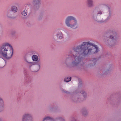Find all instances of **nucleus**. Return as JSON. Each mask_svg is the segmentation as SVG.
<instances>
[{
  "label": "nucleus",
  "instance_id": "obj_2",
  "mask_svg": "<svg viewBox=\"0 0 121 121\" xmlns=\"http://www.w3.org/2000/svg\"><path fill=\"white\" fill-rule=\"evenodd\" d=\"M13 49L11 46L8 43L3 45L0 48V53L4 57L9 59L12 56Z\"/></svg>",
  "mask_w": 121,
  "mask_h": 121
},
{
  "label": "nucleus",
  "instance_id": "obj_19",
  "mask_svg": "<svg viewBox=\"0 0 121 121\" xmlns=\"http://www.w3.org/2000/svg\"><path fill=\"white\" fill-rule=\"evenodd\" d=\"M99 14H101L102 13L101 12H100V13H99Z\"/></svg>",
  "mask_w": 121,
  "mask_h": 121
},
{
  "label": "nucleus",
  "instance_id": "obj_18",
  "mask_svg": "<svg viewBox=\"0 0 121 121\" xmlns=\"http://www.w3.org/2000/svg\"><path fill=\"white\" fill-rule=\"evenodd\" d=\"M110 38L111 39H112L113 38V37L112 36H110Z\"/></svg>",
  "mask_w": 121,
  "mask_h": 121
},
{
  "label": "nucleus",
  "instance_id": "obj_12",
  "mask_svg": "<svg viewBox=\"0 0 121 121\" xmlns=\"http://www.w3.org/2000/svg\"><path fill=\"white\" fill-rule=\"evenodd\" d=\"M87 4L89 6H91L92 5V2L91 0H88Z\"/></svg>",
  "mask_w": 121,
  "mask_h": 121
},
{
  "label": "nucleus",
  "instance_id": "obj_4",
  "mask_svg": "<svg viewBox=\"0 0 121 121\" xmlns=\"http://www.w3.org/2000/svg\"><path fill=\"white\" fill-rule=\"evenodd\" d=\"M73 56L75 60L71 64V65L73 66L78 65L82 60L81 58L79 56H78L77 55Z\"/></svg>",
  "mask_w": 121,
  "mask_h": 121
},
{
  "label": "nucleus",
  "instance_id": "obj_5",
  "mask_svg": "<svg viewBox=\"0 0 121 121\" xmlns=\"http://www.w3.org/2000/svg\"><path fill=\"white\" fill-rule=\"evenodd\" d=\"M31 117V116L28 114H26L22 117V121H32L29 119Z\"/></svg>",
  "mask_w": 121,
  "mask_h": 121
},
{
  "label": "nucleus",
  "instance_id": "obj_9",
  "mask_svg": "<svg viewBox=\"0 0 121 121\" xmlns=\"http://www.w3.org/2000/svg\"><path fill=\"white\" fill-rule=\"evenodd\" d=\"M71 77H68L65 78L64 81L66 82H68L71 81Z\"/></svg>",
  "mask_w": 121,
  "mask_h": 121
},
{
  "label": "nucleus",
  "instance_id": "obj_11",
  "mask_svg": "<svg viewBox=\"0 0 121 121\" xmlns=\"http://www.w3.org/2000/svg\"><path fill=\"white\" fill-rule=\"evenodd\" d=\"M40 2V0H33L32 3L34 5L38 4Z\"/></svg>",
  "mask_w": 121,
  "mask_h": 121
},
{
  "label": "nucleus",
  "instance_id": "obj_16",
  "mask_svg": "<svg viewBox=\"0 0 121 121\" xmlns=\"http://www.w3.org/2000/svg\"><path fill=\"white\" fill-rule=\"evenodd\" d=\"M97 60L95 59H93V60H92V61L93 63H94V64H95V62L97 61Z\"/></svg>",
  "mask_w": 121,
  "mask_h": 121
},
{
  "label": "nucleus",
  "instance_id": "obj_15",
  "mask_svg": "<svg viewBox=\"0 0 121 121\" xmlns=\"http://www.w3.org/2000/svg\"><path fill=\"white\" fill-rule=\"evenodd\" d=\"M31 71L33 72H36L39 70V69H32Z\"/></svg>",
  "mask_w": 121,
  "mask_h": 121
},
{
  "label": "nucleus",
  "instance_id": "obj_1",
  "mask_svg": "<svg viewBox=\"0 0 121 121\" xmlns=\"http://www.w3.org/2000/svg\"><path fill=\"white\" fill-rule=\"evenodd\" d=\"M74 50L75 53L77 54L79 52H81L84 55H86L96 53L98 51V48L97 45L90 42H84L80 46L74 48Z\"/></svg>",
  "mask_w": 121,
  "mask_h": 121
},
{
  "label": "nucleus",
  "instance_id": "obj_17",
  "mask_svg": "<svg viewBox=\"0 0 121 121\" xmlns=\"http://www.w3.org/2000/svg\"><path fill=\"white\" fill-rule=\"evenodd\" d=\"M81 93L83 94H84L85 95L86 94V93H84V91H82V92H81Z\"/></svg>",
  "mask_w": 121,
  "mask_h": 121
},
{
  "label": "nucleus",
  "instance_id": "obj_10",
  "mask_svg": "<svg viewBox=\"0 0 121 121\" xmlns=\"http://www.w3.org/2000/svg\"><path fill=\"white\" fill-rule=\"evenodd\" d=\"M32 58L33 61H36L38 60V57L37 56L34 55L32 56Z\"/></svg>",
  "mask_w": 121,
  "mask_h": 121
},
{
  "label": "nucleus",
  "instance_id": "obj_6",
  "mask_svg": "<svg viewBox=\"0 0 121 121\" xmlns=\"http://www.w3.org/2000/svg\"><path fill=\"white\" fill-rule=\"evenodd\" d=\"M4 107V103L3 99L0 97V109H3Z\"/></svg>",
  "mask_w": 121,
  "mask_h": 121
},
{
  "label": "nucleus",
  "instance_id": "obj_14",
  "mask_svg": "<svg viewBox=\"0 0 121 121\" xmlns=\"http://www.w3.org/2000/svg\"><path fill=\"white\" fill-rule=\"evenodd\" d=\"M57 37L59 39H62V35L61 33H59L57 35Z\"/></svg>",
  "mask_w": 121,
  "mask_h": 121
},
{
  "label": "nucleus",
  "instance_id": "obj_3",
  "mask_svg": "<svg viewBox=\"0 0 121 121\" xmlns=\"http://www.w3.org/2000/svg\"><path fill=\"white\" fill-rule=\"evenodd\" d=\"M66 24L67 26L71 28L75 29L77 28L76 21L73 17H67L65 21Z\"/></svg>",
  "mask_w": 121,
  "mask_h": 121
},
{
  "label": "nucleus",
  "instance_id": "obj_21",
  "mask_svg": "<svg viewBox=\"0 0 121 121\" xmlns=\"http://www.w3.org/2000/svg\"><path fill=\"white\" fill-rule=\"evenodd\" d=\"M31 64H32V65H33V63H31Z\"/></svg>",
  "mask_w": 121,
  "mask_h": 121
},
{
  "label": "nucleus",
  "instance_id": "obj_8",
  "mask_svg": "<svg viewBox=\"0 0 121 121\" xmlns=\"http://www.w3.org/2000/svg\"><path fill=\"white\" fill-rule=\"evenodd\" d=\"M11 10L14 12H17V7L14 6H12Z\"/></svg>",
  "mask_w": 121,
  "mask_h": 121
},
{
  "label": "nucleus",
  "instance_id": "obj_7",
  "mask_svg": "<svg viewBox=\"0 0 121 121\" xmlns=\"http://www.w3.org/2000/svg\"><path fill=\"white\" fill-rule=\"evenodd\" d=\"M48 120H49L50 121H54L53 120L52 118L48 117H46L44 118L43 121H47Z\"/></svg>",
  "mask_w": 121,
  "mask_h": 121
},
{
  "label": "nucleus",
  "instance_id": "obj_13",
  "mask_svg": "<svg viewBox=\"0 0 121 121\" xmlns=\"http://www.w3.org/2000/svg\"><path fill=\"white\" fill-rule=\"evenodd\" d=\"M27 13V12L26 10H25L24 11L22 12V14L24 16H26V15Z\"/></svg>",
  "mask_w": 121,
  "mask_h": 121
},
{
  "label": "nucleus",
  "instance_id": "obj_20",
  "mask_svg": "<svg viewBox=\"0 0 121 121\" xmlns=\"http://www.w3.org/2000/svg\"><path fill=\"white\" fill-rule=\"evenodd\" d=\"M83 114L84 115V112L83 113Z\"/></svg>",
  "mask_w": 121,
  "mask_h": 121
}]
</instances>
